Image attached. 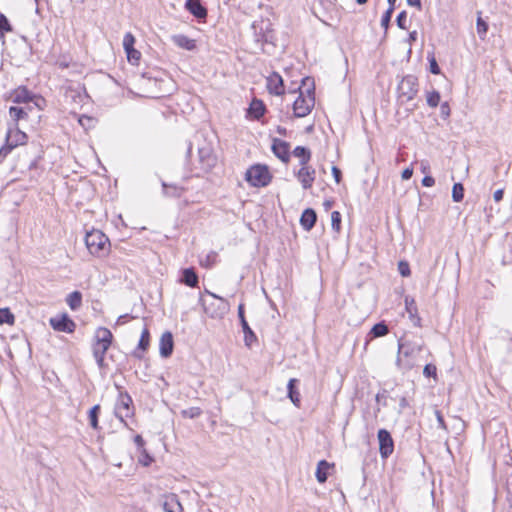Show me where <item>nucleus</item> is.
<instances>
[{
	"label": "nucleus",
	"instance_id": "nucleus-1",
	"mask_svg": "<svg viewBox=\"0 0 512 512\" xmlns=\"http://www.w3.org/2000/svg\"><path fill=\"white\" fill-rule=\"evenodd\" d=\"M424 341L420 337H402L398 341L396 365L403 370L412 369L423 351Z\"/></svg>",
	"mask_w": 512,
	"mask_h": 512
},
{
	"label": "nucleus",
	"instance_id": "nucleus-2",
	"mask_svg": "<svg viewBox=\"0 0 512 512\" xmlns=\"http://www.w3.org/2000/svg\"><path fill=\"white\" fill-rule=\"evenodd\" d=\"M302 85L306 89L302 90L301 87L299 88V96L293 103L294 115L298 118L307 116L315 104L313 82L310 78H305L302 80Z\"/></svg>",
	"mask_w": 512,
	"mask_h": 512
},
{
	"label": "nucleus",
	"instance_id": "nucleus-3",
	"mask_svg": "<svg viewBox=\"0 0 512 512\" xmlns=\"http://www.w3.org/2000/svg\"><path fill=\"white\" fill-rule=\"evenodd\" d=\"M205 294L209 295L212 300L208 301L202 297V295L199 298V302L203 307L204 312L213 319H222L226 314L230 311V304L229 302L224 299L223 297H220L216 295L215 293L209 291L208 289H205Z\"/></svg>",
	"mask_w": 512,
	"mask_h": 512
},
{
	"label": "nucleus",
	"instance_id": "nucleus-4",
	"mask_svg": "<svg viewBox=\"0 0 512 512\" xmlns=\"http://www.w3.org/2000/svg\"><path fill=\"white\" fill-rule=\"evenodd\" d=\"M85 244L89 253L96 257H104L110 249L108 237L100 230H92L86 233Z\"/></svg>",
	"mask_w": 512,
	"mask_h": 512
},
{
	"label": "nucleus",
	"instance_id": "nucleus-5",
	"mask_svg": "<svg viewBox=\"0 0 512 512\" xmlns=\"http://www.w3.org/2000/svg\"><path fill=\"white\" fill-rule=\"evenodd\" d=\"M112 339L113 335L109 329L105 327L97 329L93 343V356L100 368L104 366V357L112 343Z\"/></svg>",
	"mask_w": 512,
	"mask_h": 512
},
{
	"label": "nucleus",
	"instance_id": "nucleus-6",
	"mask_svg": "<svg viewBox=\"0 0 512 512\" xmlns=\"http://www.w3.org/2000/svg\"><path fill=\"white\" fill-rule=\"evenodd\" d=\"M27 141L26 133L22 132L15 123L6 133L5 144L0 148V163L16 147L24 145Z\"/></svg>",
	"mask_w": 512,
	"mask_h": 512
},
{
	"label": "nucleus",
	"instance_id": "nucleus-7",
	"mask_svg": "<svg viewBox=\"0 0 512 512\" xmlns=\"http://www.w3.org/2000/svg\"><path fill=\"white\" fill-rule=\"evenodd\" d=\"M271 174L265 165H254L246 172V181L254 187H265L271 182Z\"/></svg>",
	"mask_w": 512,
	"mask_h": 512
},
{
	"label": "nucleus",
	"instance_id": "nucleus-8",
	"mask_svg": "<svg viewBox=\"0 0 512 512\" xmlns=\"http://www.w3.org/2000/svg\"><path fill=\"white\" fill-rule=\"evenodd\" d=\"M133 401L128 393H120L115 404L114 413L115 416L127 427L125 418L133 415Z\"/></svg>",
	"mask_w": 512,
	"mask_h": 512
},
{
	"label": "nucleus",
	"instance_id": "nucleus-9",
	"mask_svg": "<svg viewBox=\"0 0 512 512\" xmlns=\"http://www.w3.org/2000/svg\"><path fill=\"white\" fill-rule=\"evenodd\" d=\"M398 93L403 102L414 99L418 93V79L413 75L403 77L398 85Z\"/></svg>",
	"mask_w": 512,
	"mask_h": 512
},
{
	"label": "nucleus",
	"instance_id": "nucleus-10",
	"mask_svg": "<svg viewBox=\"0 0 512 512\" xmlns=\"http://www.w3.org/2000/svg\"><path fill=\"white\" fill-rule=\"evenodd\" d=\"M199 163L204 172H209L217 163V157L209 145L198 149Z\"/></svg>",
	"mask_w": 512,
	"mask_h": 512
},
{
	"label": "nucleus",
	"instance_id": "nucleus-11",
	"mask_svg": "<svg viewBox=\"0 0 512 512\" xmlns=\"http://www.w3.org/2000/svg\"><path fill=\"white\" fill-rule=\"evenodd\" d=\"M379 452L382 458H388L394 451V441L386 429L378 431Z\"/></svg>",
	"mask_w": 512,
	"mask_h": 512
},
{
	"label": "nucleus",
	"instance_id": "nucleus-12",
	"mask_svg": "<svg viewBox=\"0 0 512 512\" xmlns=\"http://www.w3.org/2000/svg\"><path fill=\"white\" fill-rule=\"evenodd\" d=\"M49 323L52 328L58 332L73 333L76 328L75 322L70 319L67 314L52 317L50 318Z\"/></svg>",
	"mask_w": 512,
	"mask_h": 512
},
{
	"label": "nucleus",
	"instance_id": "nucleus-13",
	"mask_svg": "<svg viewBox=\"0 0 512 512\" xmlns=\"http://www.w3.org/2000/svg\"><path fill=\"white\" fill-rule=\"evenodd\" d=\"M238 317H239V320L241 323L242 330L244 332L245 345L250 348L252 346V344L257 341V337L245 319L243 304H240L238 306Z\"/></svg>",
	"mask_w": 512,
	"mask_h": 512
},
{
	"label": "nucleus",
	"instance_id": "nucleus-14",
	"mask_svg": "<svg viewBox=\"0 0 512 512\" xmlns=\"http://www.w3.org/2000/svg\"><path fill=\"white\" fill-rule=\"evenodd\" d=\"M272 151L274 155L279 158L282 162L288 163L290 160V145L288 142L283 141L281 139H273L272 143Z\"/></svg>",
	"mask_w": 512,
	"mask_h": 512
},
{
	"label": "nucleus",
	"instance_id": "nucleus-15",
	"mask_svg": "<svg viewBox=\"0 0 512 512\" xmlns=\"http://www.w3.org/2000/svg\"><path fill=\"white\" fill-rule=\"evenodd\" d=\"M315 174V169L311 166L306 165L301 167V169L296 173V177L300 181L304 189H309L313 185V182L315 180Z\"/></svg>",
	"mask_w": 512,
	"mask_h": 512
},
{
	"label": "nucleus",
	"instance_id": "nucleus-16",
	"mask_svg": "<svg viewBox=\"0 0 512 512\" xmlns=\"http://www.w3.org/2000/svg\"><path fill=\"white\" fill-rule=\"evenodd\" d=\"M267 89L270 93L280 96L284 94V84L282 77L273 72L267 77Z\"/></svg>",
	"mask_w": 512,
	"mask_h": 512
},
{
	"label": "nucleus",
	"instance_id": "nucleus-17",
	"mask_svg": "<svg viewBox=\"0 0 512 512\" xmlns=\"http://www.w3.org/2000/svg\"><path fill=\"white\" fill-rule=\"evenodd\" d=\"M174 348V341L172 333L169 331L164 332L159 341V351L160 355L163 358H168L171 356Z\"/></svg>",
	"mask_w": 512,
	"mask_h": 512
},
{
	"label": "nucleus",
	"instance_id": "nucleus-18",
	"mask_svg": "<svg viewBox=\"0 0 512 512\" xmlns=\"http://www.w3.org/2000/svg\"><path fill=\"white\" fill-rule=\"evenodd\" d=\"M185 7L198 19H203L207 16L206 8L198 0H186Z\"/></svg>",
	"mask_w": 512,
	"mask_h": 512
},
{
	"label": "nucleus",
	"instance_id": "nucleus-19",
	"mask_svg": "<svg viewBox=\"0 0 512 512\" xmlns=\"http://www.w3.org/2000/svg\"><path fill=\"white\" fill-rule=\"evenodd\" d=\"M316 220H317L316 212L311 208H307L303 211V213L301 215L300 223H301V226L303 227V229L309 231L314 227Z\"/></svg>",
	"mask_w": 512,
	"mask_h": 512
},
{
	"label": "nucleus",
	"instance_id": "nucleus-20",
	"mask_svg": "<svg viewBox=\"0 0 512 512\" xmlns=\"http://www.w3.org/2000/svg\"><path fill=\"white\" fill-rule=\"evenodd\" d=\"M171 39L175 45H177L178 47L183 48L185 50L192 51L196 48L195 40L190 39L186 35H183V34L173 35L171 37Z\"/></svg>",
	"mask_w": 512,
	"mask_h": 512
},
{
	"label": "nucleus",
	"instance_id": "nucleus-21",
	"mask_svg": "<svg viewBox=\"0 0 512 512\" xmlns=\"http://www.w3.org/2000/svg\"><path fill=\"white\" fill-rule=\"evenodd\" d=\"M163 509L165 512H182L183 508L175 494H170L164 498Z\"/></svg>",
	"mask_w": 512,
	"mask_h": 512
},
{
	"label": "nucleus",
	"instance_id": "nucleus-22",
	"mask_svg": "<svg viewBox=\"0 0 512 512\" xmlns=\"http://www.w3.org/2000/svg\"><path fill=\"white\" fill-rule=\"evenodd\" d=\"M180 282L192 288L196 287L199 283L198 275L193 268H185L182 271Z\"/></svg>",
	"mask_w": 512,
	"mask_h": 512
},
{
	"label": "nucleus",
	"instance_id": "nucleus-23",
	"mask_svg": "<svg viewBox=\"0 0 512 512\" xmlns=\"http://www.w3.org/2000/svg\"><path fill=\"white\" fill-rule=\"evenodd\" d=\"M332 467H333V464H330L326 460H321L318 462L317 469H316V479L319 483L326 482V480L328 478V471Z\"/></svg>",
	"mask_w": 512,
	"mask_h": 512
},
{
	"label": "nucleus",
	"instance_id": "nucleus-24",
	"mask_svg": "<svg viewBox=\"0 0 512 512\" xmlns=\"http://www.w3.org/2000/svg\"><path fill=\"white\" fill-rule=\"evenodd\" d=\"M298 383V380L295 378H292L289 380L287 385L288 390V397L292 401V403L299 407L300 406V394L296 389V384Z\"/></svg>",
	"mask_w": 512,
	"mask_h": 512
},
{
	"label": "nucleus",
	"instance_id": "nucleus-25",
	"mask_svg": "<svg viewBox=\"0 0 512 512\" xmlns=\"http://www.w3.org/2000/svg\"><path fill=\"white\" fill-rule=\"evenodd\" d=\"M293 155L297 158H300L301 166H306L311 159V152L309 149L303 146H297L293 150Z\"/></svg>",
	"mask_w": 512,
	"mask_h": 512
},
{
	"label": "nucleus",
	"instance_id": "nucleus-26",
	"mask_svg": "<svg viewBox=\"0 0 512 512\" xmlns=\"http://www.w3.org/2000/svg\"><path fill=\"white\" fill-rule=\"evenodd\" d=\"M66 303L71 310H78L82 305V294L79 291L70 293L66 298Z\"/></svg>",
	"mask_w": 512,
	"mask_h": 512
},
{
	"label": "nucleus",
	"instance_id": "nucleus-27",
	"mask_svg": "<svg viewBox=\"0 0 512 512\" xmlns=\"http://www.w3.org/2000/svg\"><path fill=\"white\" fill-rule=\"evenodd\" d=\"M32 99L33 95L26 88H18L13 93V101L16 103H27Z\"/></svg>",
	"mask_w": 512,
	"mask_h": 512
},
{
	"label": "nucleus",
	"instance_id": "nucleus-28",
	"mask_svg": "<svg viewBox=\"0 0 512 512\" xmlns=\"http://www.w3.org/2000/svg\"><path fill=\"white\" fill-rule=\"evenodd\" d=\"M265 112V106L261 100L254 99L249 107V113L255 118L259 119Z\"/></svg>",
	"mask_w": 512,
	"mask_h": 512
},
{
	"label": "nucleus",
	"instance_id": "nucleus-29",
	"mask_svg": "<svg viewBox=\"0 0 512 512\" xmlns=\"http://www.w3.org/2000/svg\"><path fill=\"white\" fill-rule=\"evenodd\" d=\"M162 187L164 194L169 197H181L184 192L183 187L177 185H168L165 182L162 183Z\"/></svg>",
	"mask_w": 512,
	"mask_h": 512
},
{
	"label": "nucleus",
	"instance_id": "nucleus-30",
	"mask_svg": "<svg viewBox=\"0 0 512 512\" xmlns=\"http://www.w3.org/2000/svg\"><path fill=\"white\" fill-rule=\"evenodd\" d=\"M100 410H101V407H100V405L97 404V405H94L90 409V411L88 413V418H89L90 426L93 429H98L99 428L98 417H99Z\"/></svg>",
	"mask_w": 512,
	"mask_h": 512
},
{
	"label": "nucleus",
	"instance_id": "nucleus-31",
	"mask_svg": "<svg viewBox=\"0 0 512 512\" xmlns=\"http://www.w3.org/2000/svg\"><path fill=\"white\" fill-rule=\"evenodd\" d=\"M388 332H389L388 326L384 322L375 324L370 331V333L375 338L385 336L388 334Z\"/></svg>",
	"mask_w": 512,
	"mask_h": 512
},
{
	"label": "nucleus",
	"instance_id": "nucleus-32",
	"mask_svg": "<svg viewBox=\"0 0 512 512\" xmlns=\"http://www.w3.org/2000/svg\"><path fill=\"white\" fill-rule=\"evenodd\" d=\"M9 114L16 124L20 119L26 118L28 116V113L24 110V108L16 106L10 107Z\"/></svg>",
	"mask_w": 512,
	"mask_h": 512
},
{
	"label": "nucleus",
	"instance_id": "nucleus-33",
	"mask_svg": "<svg viewBox=\"0 0 512 512\" xmlns=\"http://www.w3.org/2000/svg\"><path fill=\"white\" fill-rule=\"evenodd\" d=\"M15 322L14 315L10 312L8 308H0V324H9L13 325Z\"/></svg>",
	"mask_w": 512,
	"mask_h": 512
},
{
	"label": "nucleus",
	"instance_id": "nucleus-34",
	"mask_svg": "<svg viewBox=\"0 0 512 512\" xmlns=\"http://www.w3.org/2000/svg\"><path fill=\"white\" fill-rule=\"evenodd\" d=\"M12 26L4 14H0V40L4 42V33L11 32Z\"/></svg>",
	"mask_w": 512,
	"mask_h": 512
},
{
	"label": "nucleus",
	"instance_id": "nucleus-35",
	"mask_svg": "<svg viewBox=\"0 0 512 512\" xmlns=\"http://www.w3.org/2000/svg\"><path fill=\"white\" fill-rule=\"evenodd\" d=\"M464 198V187L461 183H455L452 188V199L454 202H461Z\"/></svg>",
	"mask_w": 512,
	"mask_h": 512
},
{
	"label": "nucleus",
	"instance_id": "nucleus-36",
	"mask_svg": "<svg viewBox=\"0 0 512 512\" xmlns=\"http://www.w3.org/2000/svg\"><path fill=\"white\" fill-rule=\"evenodd\" d=\"M149 337H150L149 330H148V328L145 327L141 333V337H140V340L138 343V350L145 351L148 348Z\"/></svg>",
	"mask_w": 512,
	"mask_h": 512
},
{
	"label": "nucleus",
	"instance_id": "nucleus-37",
	"mask_svg": "<svg viewBox=\"0 0 512 512\" xmlns=\"http://www.w3.org/2000/svg\"><path fill=\"white\" fill-rule=\"evenodd\" d=\"M440 102V94L438 91L427 93V104L430 107H437Z\"/></svg>",
	"mask_w": 512,
	"mask_h": 512
},
{
	"label": "nucleus",
	"instance_id": "nucleus-38",
	"mask_svg": "<svg viewBox=\"0 0 512 512\" xmlns=\"http://www.w3.org/2000/svg\"><path fill=\"white\" fill-rule=\"evenodd\" d=\"M477 33L481 39H483L488 30V24L479 16L477 18Z\"/></svg>",
	"mask_w": 512,
	"mask_h": 512
},
{
	"label": "nucleus",
	"instance_id": "nucleus-39",
	"mask_svg": "<svg viewBox=\"0 0 512 512\" xmlns=\"http://www.w3.org/2000/svg\"><path fill=\"white\" fill-rule=\"evenodd\" d=\"M181 413L183 417L193 419L199 417L202 411L199 407H190L188 409L183 410Z\"/></svg>",
	"mask_w": 512,
	"mask_h": 512
},
{
	"label": "nucleus",
	"instance_id": "nucleus-40",
	"mask_svg": "<svg viewBox=\"0 0 512 512\" xmlns=\"http://www.w3.org/2000/svg\"><path fill=\"white\" fill-rule=\"evenodd\" d=\"M394 7H389L386 12L384 13V15L382 16V19H381V26L387 30L389 28V25H390V21H391V17H392V14H393V11H394Z\"/></svg>",
	"mask_w": 512,
	"mask_h": 512
},
{
	"label": "nucleus",
	"instance_id": "nucleus-41",
	"mask_svg": "<svg viewBox=\"0 0 512 512\" xmlns=\"http://www.w3.org/2000/svg\"><path fill=\"white\" fill-rule=\"evenodd\" d=\"M134 43H135L134 36L130 32L126 33L123 38V47H124L125 51L134 49V47H133Z\"/></svg>",
	"mask_w": 512,
	"mask_h": 512
},
{
	"label": "nucleus",
	"instance_id": "nucleus-42",
	"mask_svg": "<svg viewBox=\"0 0 512 512\" xmlns=\"http://www.w3.org/2000/svg\"><path fill=\"white\" fill-rule=\"evenodd\" d=\"M331 222L334 230H340L341 214L338 211H333L331 214Z\"/></svg>",
	"mask_w": 512,
	"mask_h": 512
},
{
	"label": "nucleus",
	"instance_id": "nucleus-43",
	"mask_svg": "<svg viewBox=\"0 0 512 512\" xmlns=\"http://www.w3.org/2000/svg\"><path fill=\"white\" fill-rule=\"evenodd\" d=\"M139 452H140L139 461L143 465L148 466L152 462L151 456L147 453L145 448L140 450Z\"/></svg>",
	"mask_w": 512,
	"mask_h": 512
},
{
	"label": "nucleus",
	"instance_id": "nucleus-44",
	"mask_svg": "<svg viewBox=\"0 0 512 512\" xmlns=\"http://www.w3.org/2000/svg\"><path fill=\"white\" fill-rule=\"evenodd\" d=\"M125 52L127 54V58L129 60V62H131V63H137V61L140 59L141 54L136 49L128 50Z\"/></svg>",
	"mask_w": 512,
	"mask_h": 512
},
{
	"label": "nucleus",
	"instance_id": "nucleus-45",
	"mask_svg": "<svg viewBox=\"0 0 512 512\" xmlns=\"http://www.w3.org/2000/svg\"><path fill=\"white\" fill-rule=\"evenodd\" d=\"M406 20H407V13L406 11H402L398 14L396 22L400 29H406Z\"/></svg>",
	"mask_w": 512,
	"mask_h": 512
},
{
	"label": "nucleus",
	"instance_id": "nucleus-46",
	"mask_svg": "<svg viewBox=\"0 0 512 512\" xmlns=\"http://www.w3.org/2000/svg\"><path fill=\"white\" fill-rule=\"evenodd\" d=\"M436 366L433 365V364H427L425 365L424 369H423V374L424 376L426 377H436Z\"/></svg>",
	"mask_w": 512,
	"mask_h": 512
},
{
	"label": "nucleus",
	"instance_id": "nucleus-47",
	"mask_svg": "<svg viewBox=\"0 0 512 512\" xmlns=\"http://www.w3.org/2000/svg\"><path fill=\"white\" fill-rule=\"evenodd\" d=\"M429 64H430V72L432 74L438 75L440 74V68L438 66V63L434 56L428 57Z\"/></svg>",
	"mask_w": 512,
	"mask_h": 512
},
{
	"label": "nucleus",
	"instance_id": "nucleus-48",
	"mask_svg": "<svg viewBox=\"0 0 512 512\" xmlns=\"http://www.w3.org/2000/svg\"><path fill=\"white\" fill-rule=\"evenodd\" d=\"M398 269H399L400 274L403 277H407L410 275V268H409V264L407 262L400 261L399 265H398Z\"/></svg>",
	"mask_w": 512,
	"mask_h": 512
},
{
	"label": "nucleus",
	"instance_id": "nucleus-49",
	"mask_svg": "<svg viewBox=\"0 0 512 512\" xmlns=\"http://www.w3.org/2000/svg\"><path fill=\"white\" fill-rule=\"evenodd\" d=\"M216 258H217V253L212 251L211 253H209L207 255L206 262L205 263L202 262V265H204L206 267L211 266L215 263Z\"/></svg>",
	"mask_w": 512,
	"mask_h": 512
},
{
	"label": "nucleus",
	"instance_id": "nucleus-50",
	"mask_svg": "<svg viewBox=\"0 0 512 512\" xmlns=\"http://www.w3.org/2000/svg\"><path fill=\"white\" fill-rule=\"evenodd\" d=\"M406 308H407V311L409 312L413 322H414V325L416 326H420V318L419 317H415L414 316V313H412V310L409 306V303H408V299L406 298Z\"/></svg>",
	"mask_w": 512,
	"mask_h": 512
},
{
	"label": "nucleus",
	"instance_id": "nucleus-51",
	"mask_svg": "<svg viewBox=\"0 0 512 512\" xmlns=\"http://www.w3.org/2000/svg\"><path fill=\"white\" fill-rule=\"evenodd\" d=\"M332 174H333V177H334L336 183H340L341 177H342L341 170L338 167L333 166L332 167Z\"/></svg>",
	"mask_w": 512,
	"mask_h": 512
},
{
	"label": "nucleus",
	"instance_id": "nucleus-52",
	"mask_svg": "<svg viewBox=\"0 0 512 512\" xmlns=\"http://www.w3.org/2000/svg\"><path fill=\"white\" fill-rule=\"evenodd\" d=\"M435 184V180L432 176H425L422 179V185L425 187H432Z\"/></svg>",
	"mask_w": 512,
	"mask_h": 512
},
{
	"label": "nucleus",
	"instance_id": "nucleus-53",
	"mask_svg": "<svg viewBox=\"0 0 512 512\" xmlns=\"http://www.w3.org/2000/svg\"><path fill=\"white\" fill-rule=\"evenodd\" d=\"M134 442L137 445L138 451L144 449L145 442L141 435H136L134 437Z\"/></svg>",
	"mask_w": 512,
	"mask_h": 512
},
{
	"label": "nucleus",
	"instance_id": "nucleus-54",
	"mask_svg": "<svg viewBox=\"0 0 512 512\" xmlns=\"http://www.w3.org/2000/svg\"><path fill=\"white\" fill-rule=\"evenodd\" d=\"M435 415H436L439 427L442 429H446V424H445V421H444V418H443L441 412L439 410H436Z\"/></svg>",
	"mask_w": 512,
	"mask_h": 512
},
{
	"label": "nucleus",
	"instance_id": "nucleus-55",
	"mask_svg": "<svg viewBox=\"0 0 512 512\" xmlns=\"http://www.w3.org/2000/svg\"><path fill=\"white\" fill-rule=\"evenodd\" d=\"M441 115L445 118L449 117L450 115V108L447 102L441 105Z\"/></svg>",
	"mask_w": 512,
	"mask_h": 512
},
{
	"label": "nucleus",
	"instance_id": "nucleus-56",
	"mask_svg": "<svg viewBox=\"0 0 512 512\" xmlns=\"http://www.w3.org/2000/svg\"><path fill=\"white\" fill-rule=\"evenodd\" d=\"M413 170L411 168H406L402 172V179L409 180L412 177Z\"/></svg>",
	"mask_w": 512,
	"mask_h": 512
},
{
	"label": "nucleus",
	"instance_id": "nucleus-57",
	"mask_svg": "<svg viewBox=\"0 0 512 512\" xmlns=\"http://www.w3.org/2000/svg\"><path fill=\"white\" fill-rule=\"evenodd\" d=\"M504 191L502 189H498L494 192L493 198L496 202H499L503 199Z\"/></svg>",
	"mask_w": 512,
	"mask_h": 512
},
{
	"label": "nucleus",
	"instance_id": "nucleus-58",
	"mask_svg": "<svg viewBox=\"0 0 512 512\" xmlns=\"http://www.w3.org/2000/svg\"><path fill=\"white\" fill-rule=\"evenodd\" d=\"M409 6L421 8V0H406Z\"/></svg>",
	"mask_w": 512,
	"mask_h": 512
},
{
	"label": "nucleus",
	"instance_id": "nucleus-59",
	"mask_svg": "<svg viewBox=\"0 0 512 512\" xmlns=\"http://www.w3.org/2000/svg\"><path fill=\"white\" fill-rule=\"evenodd\" d=\"M416 39H417V32L416 31L410 32L409 37H408V42L412 43V42L416 41Z\"/></svg>",
	"mask_w": 512,
	"mask_h": 512
},
{
	"label": "nucleus",
	"instance_id": "nucleus-60",
	"mask_svg": "<svg viewBox=\"0 0 512 512\" xmlns=\"http://www.w3.org/2000/svg\"><path fill=\"white\" fill-rule=\"evenodd\" d=\"M84 120L91 121L92 119H91L90 117H87V116L81 117V118L79 119V123H80L82 126H84V124H83V121H84Z\"/></svg>",
	"mask_w": 512,
	"mask_h": 512
},
{
	"label": "nucleus",
	"instance_id": "nucleus-61",
	"mask_svg": "<svg viewBox=\"0 0 512 512\" xmlns=\"http://www.w3.org/2000/svg\"><path fill=\"white\" fill-rule=\"evenodd\" d=\"M127 317V315H122L118 318V321L117 323L120 324V323H124V319Z\"/></svg>",
	"mask_w": 512,
	"mask_h": 512
},
{
	"label": "nucleus",
	"instance_id": "nucleus-62",
	"mask_svg": "<svg viewBox=\"0 0 512 512\" xmlns=\"http://www.w3.org/2000/svg\"><path fill=\"white\" fill-rule=\"evenodd\" d=\"M388 3H389V7H394L395 8V3L397 0H387Z\"/></svg>",
	"mask_w": 512,
	"mask_h": 512
},
{
	"label": "nucleus",
	"instance_id": "nucleus-63",
	"mask_svg": "<svg viewBox=\"0 0 512 512\" xmlns=\"http://www.w3.org/2000/svg\"><path fill=\"white\" fill-rule=\"evenodd\" d=\"M278 133L284 135L286 133V129L285 128H281V127H278Z\"/></svg>",
	"mask_w": 512,
	"mask_h": 512
},
{
	"label": "nucleus",
	"instance_id": "nucleus-64",
	"mask_svg": "<svg viewBox=\"0 0 512 512\" xmlns=\"http://www.w3.org/2000/svg\"><path fill=\"white\" fill-rule=\"evenodd\" d=\"M133 356L137 357V358H141L142 357L141 353H139L138 350L133 352Z\"/></svg>",
	"mask_w": 512,
	"mask_h": 512
}]
</instances>
